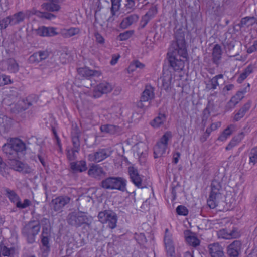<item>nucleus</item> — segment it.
<instances>
[{"label":"nucleus","mask_w":257,"mask_h":257,"mask_svg":"<svg viewBox=\"0 0 257 257\" xmlns=\"http://www.w3.org/2000/svg\"><path fill=\"white\" fill-rule=\"evenodd\" d=\"M175 41H173L167 53L170 66L175 71L182 70L184 61L181 59L187 58L188 56L184 34L183 32L175 33Z\"/></svg>","instance_id":"nucleus-1"},{"label":"nucleus","mask_w":257,"mask_h":257,"mask_svg":"<svg viewBox=\"0 0 257 257\" xmlns=\"http://www.w3.org/2000/svg\"><path fill=\"white\" fill-rule=\"evenodd\" d=\"M26 150L25 143L17 138H11L2 146V151L6 157L12 161L11 164L12 167L19 172L23 170L24 164L19 161L18 159L24 155Z\"/></svg>","instance_id":"nucleus-2"},{"label":"nucleus","mask_w":257,"mask_h":257,"mask_svg":"<svg viewBox=\"0 0 257 257\" xmlns=\"http://www.w3.org/2000/svg\"><path fill=\"white\" fill-rule=\"evenodd\" d=\"M211 190L207 200V204L211 209L215 208L222 198L223 189L220 183L216 180L212 181L211 184Z\"/></svg>","instance_id":"nucleus-3"},{"label":"nucleus","mask_w":257,"mask_h":257,"mask_svg":"<svg viewBox=\"0 0 257 257\" xmlns=\"http://www.w3.org/2000/svg\"><path fill=\"white\" fill-rule=\"evenodd\" d=\"M40 224L37 220H32L26 224L22 230V233L26 238L28 243L32 244L35 241L36 236L40 230Z\"/></svg>","instance_id":"nucleus-4"},{"label":"nucleus","mask_w":257,"mask_h":257,"mask_svg":"<svg viewBox=\"0 0 257 257\" xmlns=\"http://www.w3.org/2000/svg\"><path fill=\"white\" fill-rule=\"evenodd\" d=\"M101 186L105 189L124 191L126 189V180L121 177H109L101 181Z\"/></svg>","instance_id":"nucleus-5"},{"label":"nucleus","mask_w":257,"mask_h":257,"mask_svg":"<svg viewBox=\"0 0 257 257\" xmlns=\"http://www.w3.org/2000/svg\"><path fill=\"white\" fill-rule=\"evenodd\" d=\"M172 138V133L170 131L165 132L154 147V157L160 158L165 153L168 148V142Z\"/></svg>","instance_id":"nucleus-6"},{"label":"nucleus","mask_w":257,"mask_h":257,"mask_svg":"<svg viewBox=\"0 0 257 257\" xmlns=\"http://www.w3.org/2000/svg\"><path fill=\"white\" fill-rule=\"evenodd\" d=\"M67 221L69 225L77 228L83 224H89L90 219L82 212H73L67 215Z\"/></svg>","instance_id":"nucleus-7"},{"label":"nucleus","mask_w":257,"mask_h":257,"mask_svg":"<svg viewBox=\"0 0 257 257\" xmlns=\"http://www.w3.org/2000/svg\"><path fill=\"white\" fill-rule=\"evenodd\" d=\"M98 218L101 223L107 224V226L111 229H114L116 227L117 216L112 210H105L100 212Z\"/></svg>","instance_id":"nucleus-8"},{"label":"nucleus","mask_w":257,"mask_h":257,"mask_svg":"<svg viewBox=\"0 0 257 257\" xmlns=\"http://www.w3.org/2000/svg\"><path fill=\"white\" fill-rule=\"evenodd\" d=\"M5 192L11 202L15 204L16 207L19 209H24L31 205V201L27 199H25L22 203L21 201V198L14 190L6 188Z\"/></svg>","instance_id":"nucleus-9"},{"label":"nucleus","mask_w":257,"mask_h":257,"mask_svg":"<svg viewBox=\"0 0 257 257\" xmlns=\"http://www.w3.org/2000/svg\"><path fill=\"white\" fill-rule=\"evenodd\" d=\"M71 198L67 195H60L51 200L50 206L53 211L60 213L63 209L69 204Z\"/></svg>","instance_id":"nucleus-10"},{"label":"nucleus","mask_w":257,"mask_h":257,"mask_svg":"<svg viewBox=\"0 0 257 257\" xmlns=\"http://www.w3.org/2000/svg\"><path fill=\"white\" fill-rule=\"evenodd\" d=\"M112 151L108 148H101L95 152L90 154L88 156V160L91 162H100L109 157Z\"/></svg>","instance_id":"nucleus-11"},{"label":"nucleus","mask_w":257,"mask_h":257,"mask_svg":"<svg viewBox=\"0 0 257 257\" xmlns=\"http://www.w3.org/2000/svg\"><path fill=\"white\" fill-rule=\"evenodd\" d=\"M113 89L112 85L105 81L100 83L94 89L93 97L98 98L103 94L110 92Z\"/></svg>","instance_id":"nucleus-12"},{"label":"nucleus","mask_w":257,"mask_h":257,"mask_svg":"<svg viewBox=\"0 0 257 257\" xmlns=\"http://www.w3.org/2000/svg\"><path fill=\"white\" fill-rule=\"evenodd\" d=\"M128 173L132 182L139 188L146 187L145 183L143 181L141 176L139 175L137 169L133 167L128 168Z\"/></svg>","instance_id":"nucleus-13"},{"label":"nucleus","mask_w":257,"mask_h":257,"mask_svg":"<svg viewBox=\"0 0 257 257\" xmlns=\"http://www.w3.org/2000/svg\"><path fill=\"white\" fill-rule=\"evenodd\" d=\"M33 30L36 35L41 37H52L58 34L56 28L51 27L42 26Z\"/></svg>","instance_id":"nucleus-14"},{"label":"nucleus","mask_w":257,"mask_h":257,"mask_svg":"<svg viewBox=\"0 0 257 257\" xmlns=\"http://www.w3.org/2000/svg\"><path fill=\"white\" fill-rule=\"evenodd\" d=\"M154 88L151 85H147L146 86L141 97V102L138 104L139 107L144 108L145 106L143 104L142 102L149 101L154 98Z\"/></svg>","instance_id":"nucleus-15"},{"label":"nucleus","mask_w":257,"mask_h":257,"mask_svg":"<svg viewBox=\"0 0 257 257\" xmlns=\"http://www.w3.org/2000/svg\"><path fill=\"white\" fill-rule=\"evenodd\" d=\"M242 243L239 240H234L227 247V254L229 257H238L241 252Z\"/></svg>","instance_id":"nucleus-16"},{"label":"nucleus","mask_w":257,"mask_h":257,"mask_svg":"<svg viewBox=\"0 0 257 257\" xmlns=\"http://www.w3.org/2000/svg\"><path fill=\"white\" fill-rule=\"evenodd\" d=\"M208 248L211 257H225L223 248L218 243L209 244Z\"/></svg>","instance_id":"nucleus-17"},{"label":"nucleus","mask_w":257,"mask_h":257,"mask_svg":"<svg viewBox=\"0 0 257 257\" xmlns=\"http://www.w3.org/2000/svg\"><path fill=\"white\" fill-rule=\"evenodd\" d=\"M217 235L219 238L230 239L238 237L239 234L235 229L230 231L226 229H222L218 231Z\"/></svg>","instance_id":"nucleus-18"},{"label":"nucleus","mask_w":257,"mask_h":257,"mask_svg":"<svg viewBox=\"0 0 257 257\" xmlns=\"http://www.w3.org/2000/svg\"><path fill=\"white\" fill-rule=\"evenodd\" d=\"M18 252L14 247H8L3 243L0 244V257H15L18 255Z\"/></svg>","instance_id":"nucleus-19"},{"label":"nucleus","mask_w":257,"mask_h":257,"mask_svg":"<svg viewBox=\"0 0 257 257\" xmlns=\"http://www.w3.org/2000/svg\"><path fill=\"white\" fill-rule=\"evenodd\" d=\"M88 174L92 177L99 179L105 175V172L99 165H93L88 170Z\"/></svg>","instance_id":"nucleus-20"},{"label":"nucleus","mask_w":257,"mask_h":257,"mask_svg":"<svg viewBox=\"0 0 257 257\" xmlns=\"http://www.w3.org/2000/svg\"><path fill=\"white\" fill-rule=\"evenodd\" d=\"M62 1V0H52L43 3L41 7L43 10L49 12H58L60 10L61 7L57 3Z\"/></svg>","instance_id":"nucleus-21"},{"label":"nucleus","mask_w":257,"mask_h":257,"mask_svg":"<svg viewBox=\"0 0 257 257\" xmlns=\"http://www.w3.org/2000/svg\"><path fill=\"white\" fill-rule=\"evenodd\" d=\"M139 15L132 14L124 18L120 24V28L123 29L127 28L133 24L137 22L139 19Z\"/></svg>","instance_id":"nucleus-22"},{"label":"nucleus","mask_w":257,"mask_h":257,"mask_svg":"<svg viewBox=\"0 0 257 257\" xmlns=\"http://www.w3.org/2000/svg\"><path fill=\"white\" fill-rule=\"evenodd\" d=\"M77 71L80 76L86 78L91 76H99L101 74L99 71L95 70H91L87 67L79 68L78 69Z\"/></svg>","instance_id":"nucleus-23"},{"label":"nucleus","mask_w":257,"mask_h":257,"mask_svg":"<svg viewBox=\"0 0 257 257\" xmlns=\"http://www.w3.org/2000/svg\"><path fill=\"white\" fill-rule=\"evenodd\" d=\"M222 51L221 47L218 44H216L212 49V62L217 66L220 64V61L221 58Z\"/></svg>","instance_id":"nucleus-24"},{"label":"nucleus","mask_w":257,"mask_h":257,"mask_svg":"<svg viewBox=\"0 0 257 257\" xmlns=\"http://www.w3.org/2000/svg\"><path fill=\"white\" fill-rule=\"evenodd\" d=\"M251 103L250 101H248L245 103L243 106L239 109L237 112H236L233 117V121H238L242 118H243L246 113L249 110L251 107Z\"/></svg>","instance_id":"nucleus-25"},{"label":"nucleus","mask_w":257,"mask_h":257,"mask_svg":"<svg viewBox=\"0 0 257 257\" xmlns=\"http://www.w3.org/2000/svg\"><path fill=\"white\" fill-rule=\"evenodd\" d=\"M70 167L74 172H82L87 169L86 162L84 160L71 162Z\"/></svg>","instance_id":"nucleus-26"},{"label":"nucleus","mask_w":257,"mask_h":257,"mask_svg":"<svg viewBox=\"0 0 257 257\" xmlns=\"http://www.w3.org/2000/svg\"><path fill=\"white\" fill-rule=\"evenodd\" d=\"M173 74L172 72L169 70H166L163 71V76L161 78L162 85L165 89H168L170 86L173 78Z\"/></svg>","instance_id":"nucleus-27"},{"label":"nucleus","mask_w":257,"mask_h":257,"mask_svg":"<svg viewBox=\"0 0 257 257\" xmlns=\"http://www.w3.org/2000/svg\"><path fill=\"white\" fill-rule=\"evenodd\" d=\"M102 132L110 134H119L121 131V128L117 125L112 124H104L100 126Z\"/></svg>","instance_id":"nucleus-28"},{"label":"nucleus","mask_w":257,"mask_h":257,"mask_svg":"<svg viewBox=\"0 0 257 257\" xmlns=\"http://www.w3.org/2000/svg\"><path fill=\"white\" fill-rule=\"evenodd\" d=\"M27 12L25 14L23 11H20L13 15L9 16L11 25H17L23 22L27 16Z\"/></svg>","instance_id":"nucleus-29"},{"label":"nucleus","mask_w":257,"mask_h":257,"mask_svg":"<svg viewBox=\"0 0 257 257\" xmlns=\"http://www.w3.org/2000/svg\"><path fill=\"white\" fill-rule=\"evenodd\" d=\"M254 65L250 64L245 68L237 78V82L241 83L255 69Z\"/></svg>","instance_id":"nucleus-30"},{"label":"nucleus","mask_w":257,"mask_h":257,"mask_svg":"<svg viewBox=\"0 0 257 257\" xmlns=\"http://www.w3.org/2000/svg\"><path fill=\"white\" fill-rule=\"evenodd\" d=\"M111 16L108 19V21L112 22L114 20V16L115 15L116 12L118 11L121 5V0H111Z\"/></svg>","instance_id":"nucleus-31"},{"label":"nucleus","mask_w":257,"mask_h":257,"mask_svg":"<svg viewBox=\"0 0 257 257\" xmlns=\"http://www.w3.org/2000/svg\"><path fill=\"white\" fill-rule=\"evenodd\" d=\"M223 78V75L221 74L215 76L210 79L208 82L206 84V88L209 90L211 89H216L217 87L219 85L218 79H222Z\"/></svg>","instance_id":"nucleus-32"},{"label":"nucleus","mask_w":257,"mask_h":257,"mask_svg":"<svg viewBox=\"0 0 257 257\" xmlns=\"http://www.w3.org/2000/svg\"><path fill=\"white\" fill-rule=\"evenodd\" d=\"M244 137L243 132L240 133L238 135L234 137L229 142L227 146L225 148L227 151L232 150L234 147L237 146L241 141Z\"/></svg>","instance_id":"nucleus-33"},{"label":"nucleus","mask_w":257,"mask_h":257,"mask_svg":"<svg viewBox=\"0 0 257 257\" xmlns=\"http://www.w3.org/2000/svg\"><path fill=\"white\" fill-rule=\"evenodd\" d=\"M80 32V30L78 28L71 27L69 29H64L61 30V34L65 38H70Z\"/></svg>","instance_id":"nucleus-34"},{"label":"nucleus","mask_w":257,"mask_h":257,"mask_svg":"<svg viewBox=\"0 0 257 257\" xmlns=\"http://www.w3.org/2000/svg\"><path fill=\"white\" fill-rule=\"evenodd\" d=\"M166 119V115L164 114L160 113L150 123L154 128H158L164 124Z\"/></svg>","instance_id":"nucleus-35"},{"label":"nucleus","mask_w":257,"mask_h":257,"mask_svg":"<svg viewBox=\"0 0 257 257\" xmlns=\"http://www.w3.org/2000/svg\"><path fill=\"white\" fill-rule=\"evenodd\" d=\"M235 126L234 124H230L223 131L218 137V140L220 141H225L235 131Z\"/></svg>","instance_id":"nucleus-36"},{"label":"nucleus","mask_w":257,"mask_h":257,"mask_svg":"<svg viewBox=\"0 0 257 257\" xmlns=\"http://www.w3.org/2000/svg\"><path fill=\"white\" fill-rule=\"evenodd\" d=\"M7 69L11 73H16L19 71V65L16 61L10 58L7 60Z\"/></svg>","instance_id":"nucleus-37"},{"label":"nucleus","mask_w":257,"mask_h":257,"mask_svg":"<svg viewBox=\"0 0 257 257\" xmlns=\"http://www.w3.org/2000/svg\"><path fill=\"white\" fill-rule=\"evenodd\" d=\"M249 158L250 165L254 166L257 164V146L251 149L249 153Z\"/></svg>","instance_id":"nucleus-38"},{"label":"nucleus","mask_w":257,"mask_h":257,"mask_svg":"<svg viewBox=\"0 0 257 257\" xmlns=\"http://www.w3.org/2000/svg\"><path fill=\"white\" fill-rule=\"evenodd\" d=\"M34 14L39 18H45L47 20H51L56 17L55 15L47 12L36 11Z\"/></svg>","instance_id":"nucleus-39"},{"label":"nucleus","mask_w":257,"mask_h":257,"mask_svg":"<svg viewBox=\"0 0 257 257\" xmlns=\"http://www.w3.org/2000/svg\"><path fill=\"white\" fill-rule=\"evenodd\" d=\"M167 254L170 257H175V247L173 241L168 243H164Z\"/></svg>","instance_id":"nucleus-40"},{"label":"nucleus","mask_w":257,"mask_h":257,"mask_svg":"<svg viewBox=\"0 0 257 257\" xmlns=\"http://www.w3.org/2000/svg\"><path fill=\"white\" fill-rule=\"evenodd\" d=\"M187 242L192 246H197L199 244V239L192 234H190L186 237Z\"/></svg>","instance_id":"nucleus-41"},{"label":"nucleus","mask_w":257,"mask_h":257,"mask_svg":"<svg viewBox=\"0 0 257 257\" xmlns=\"http://www.w3.org/2000/svg\"><path fill=\"white\" fill-rule=\"evenodd\" d=\"M79 149H76L73 148L71 149L68 150L67 151V157L68 160L70 161L74 160L77 158L76 153H78Z\"/></svg>","instance_id":"nucleus-42"},{"label":"nucleus","mask_w":257,"mask_h":257,"mask_svg":"<svg viewBox=\"0 0 257 257\" xmlns=\"http://www.w3.org/2000/svg\"><path fill=\"white\" fill-rule=\"evenodd\" d=\"M135 2L134 0H126L124 4V10L126 13L133 11L135 9Z\"/></svg>","instance_id":"nucleus-43"},{"label":"nucleus","mask_w":257,"mask_h":257,"mask_svg":"<svg viewBox=\"0 0 257 257\" xmlns=\"http://www.w3.org/2000/svg\"><path fill=\"white\" fill-rule=\"evenodd\" d=\"M145 67V65L144 64L141 63L139 61H135L133 63H132L129 67H128V70L130 71H134L135 70V69L137 68L140 69H143Z\"/></svg>","instance_id":"nucleus-44"},{"label":"nucleus","mask_w":257,"mask_h":257,"mask_svg":"<svg viewBox=\"0 0 257 257\" xmlns=\"http://www.w3.org/2000/svg\"><path fill=\"white\" fill-rule=\"evenodd\" d=\"M8 170L9 168L7 167L6 163L0 157V174L4 177H7L9 173Z\"/></svg>","instance_id":"nucleus-45"},{"label":"nucleus","mask_w":257,"mask_h":257,"mask_svg":"<svg viewBox=\"0 0 257 257\" xmlns=\"http://www.w3.org/2000/svg\"><path fill=\"white\" fill-rule=\"evenodd\" d=\"M239 103L235 98L232 97L231 99L227 102L225 109L226 110L229 111L232 108H234L235 106Z\"/></svg>","instance_id":"nucleus-46"},{"label":"nucleus","mask_w":257,"mask_h":257,"mask_svg":"<svg viewBox=\"0 0 257 257\" xmlns=\"http://www.w3.org/2000/svg\"><path fill=\"white\" fill-rule=\"evenodd\" d=\"M134 34L133 30H128L119 35V38L121 41H125L129 39Z\"/></svg>","instance_id":"nucleus-47"},{"label":"nucleus","mask_w":257,"mask_h":257,"mask_svg":"<svg viewBox=\"0 0 257 257\" xmlns=\"http://www.w3.org/2000/svg\"><path fill=\"white\" fill-rule=\"evenodd\" d=\"M12 83V81H11L9 76L1 74V86L10 84H11Z\"/></svg>","instance_id":"nucleus-48"},{"label":"nucleus","mask_w":257,"mask_h":257,"mask_svg":"<svg viewBox=\"0 0 257 257\" xmlns=\"http://www.w3.org/2000/svg\"><path fill=\"white\" fill-rule=\"evenodd\" d=\"M9 24L11 25V23L9 17L8 16L0 20V29H6Z\"/></svg>","instance_id":"nucleus-49"},{"label":"nucleus","mask_w":257,"mask_h":257,"mask_svg":"<svg viewBox=\"0 0 257 257\" xmlns=\"http://www.w3.org/2000/svg\"><path fill=\"white\" fill-rule=\"evenodd\" d=\"M176 212L178 215L186 216L188 213V210L185 206L179 205L176 208Z\"/></svg>","instance_id":"nucleus-50"},{"label":"nucleus","mask_w":257,"mask_h":257,"mask_svg":"<svg viewBox=\"0 0 257 257\" xmlns=\"http://www.w3.org/2000/svg\"><path fill=\"white\" fill-rule=\"evenodd\" d=\"M29 61L31 63H38L41 61L38 52L31 55L29 58Z\"/></svg>","instance_id":"nucleus-51"},{"label":"nucleus","mask_w":257,"mask_h":257,"mask_svg":"<svg viewBox=\"0 0 257 257\" xmlns=\"http://www.w3.org/2000/svg\"><path fill=\"white\" fill-rule=\"evenodd\" d=\"M173 241L172 236L171 233L169 232V229L166 228L165 231V235L164 237V243Z\"/></svg>","instance_id":"nucleus-52"},{"label":"nucleus","mask_w":257,"mask_h":257,"mask_svg":"<svg viewBox=\"0 0 257 257\" xmlns=\"http://www.w3.org/2000/svg\"><path fill=\"white\" fill-rule=\"evenodd\" d=\"M157 14V10L155 8L152 7L149 9L148 11L145 15L146 17L150 20L152 19L155 15Z\"/></svg>","instance_id":"nucleus-53"},{"label":"nucleus","mask_w":257,"mask_h":257,"mask_svg":"<svg viewBox=\"0 0 257 257\" xmlns=\"http://www.w3.org/2000/svg\"><path fill=\"white\" fill-rule=\"evenodd\" d=\"M135 238L136 240L140 244H143L147 242V239L143 233H140L139 234H136L135 236Z\"/></svg>","instance_id":"nucleus-54"},{"label":"nucleus","mask_w":257,"mask_h":257,"mask_svg":"<svg viewBox=\"0 0 257 257\" xmlns=\"http://www.w3.org/2000/svg\"><path fill=\"white\" fill-rule=\"evenodd\" d=\"M73 148L80 150L79 136H71Z\"/></svg>","instance_id":"nucleus-55"},{"label":"nucleus","mask_w":257,"mask_h":257,"mask_svg":"<svg viewBox=\"0 0 257 257\" xmlns=\"http://www.w3.org/2000/svg\"><path fill=\"white\" fill-rule=\"evenodd\" d=\"M253 18L245 17L241 19L239 25L240 27H244L245 26H249L251 25L252 23H249V21L252 19Z\"/></svg>","instance_id":"nucleus-56"},{"label":"nucleus","mask_w":257,"mask_h":257,"mask_svg":"<svg viewBox=\"0 0 257 257\" xmlns=\"http://www.w3.org/2000/svg\"><path fill=\"white\" fill-rule=\"evenodd\" d=\"M224 46L226 51L230 52L234 48L235 42L234 41H228L225 43Z\"/></svg>","instance_id":"nucleus-57"},{"label":"nucleus","mask_w":257,"mask_h":257,"mask_svg":"<svg viewBox=\"0 0 257 257\" xmlns=\"http://www.w3.org/2000/svg\"><path fill=\"white\" fill-rule=\"evenodd\" d=\"M80 131L76 124L72 125L71 136H80Z\"/></svg>","instance_id":"nucleus-58"},{"label":"nucleus","mask_w":257,"mask_h":257,"mask_svg":"<svg viewBox=\"0 0 257 257\" xmlns=\"http://www.w3.org/2000/svg\"><path fill=\"white\" fill-rule=\"evenodd\" d=\"M41 242L44 247H45L46 249L49 248V238L47 236H42Z\"/></svg>","instance_id":"nucleus-59"},{"label":"nucleus","mask_w":257,"mask_h":257,"mask_svg":"<svg viewBox=\"0 0 257 257\" xmlns=\"http://www.w3.org/2000/svg\"><path fill=\"white\" fill-rule=\"evenodd\" d=\"M38 53L41 61L46 59L49 55L47 51H40Z\"/></svg>","instance_id":"nucleus-60"},{"label":"nucleus","mask_w":257,"mask_h":257,"mask_svg":"<svg viewBox=\"0 0 257 257\" xmlns=\"http://www.w3.org/2000/svg\"><path fill=\"white\" fill-rule=\"evenodd\" d=\"M150 20V19L148 18L147 17H146L145 15L143 16H142L140 22L141 27L144 28Z\"/></svg>","instance_id":"nucleus-61"},{"label":"nucleus","mask_w":257,"mask_h":257,"mask_svg":"<svg viewBox=\"0 0 257 257\" xmlns=\"http://www.w3.org/2000/svg\"><path fill=\"white\" fill-rule=\"evenodd\" d=\"M181 154L179 152H175L173 154V161L172 162L175 164H177L179 159L180 157Z\"/></svg>","instance_id":"nucleus-62"},{"label":"nucleus","mask_w":257,"mask_h":257,"mask_svg":"<svg viewBox=\"0 0 257 257\" xmlns=\"http://www.w3.org/2000/svg\"><path fill=\"white\" fill-rule=\"evenodd\" d=\"M95 38H96V41L101 44H103L104 43V38L101 35H100V34L99 33H96L95 34Z\"/></svg>","instance_id":"nucleus-63"},{"label":"nucleus","mask_w":257,"mask_h":257,"mask_svg":"<svg viewBox=\"0 0 257 257\" xmlns=\"http://www.w3.org/2000/svg\"><path fill=\"white\" fill-rule=\"evenodd\" d=\"M234 98H235L236 100L239 102L243 98V94L242 92H238L236 93V94L233 96Z\"/></svg>","instance_id":"nucleus-64"}]
</instances>
